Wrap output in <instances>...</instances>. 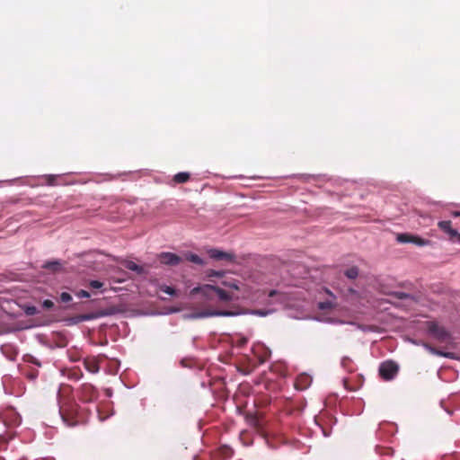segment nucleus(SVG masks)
<instances>
[{
  "label": "nucleus",
  "instance_id": "9",
  "mask_svg": "<svg viewBox=\"0 0 460 460\" xmlns=\"http://www.w3.org/2000/svg\"><path fill=\"white\" fill-rule=\"evenodd\" d=\"M311 383H312V378L309 375L305 374V373L300 374L296 378L295 388L296 390L303 391V390H305L307 387H309Z\"/></svg>",
  "mask_w": 460,
  "mask_h": 460
},
{
  "label": "nucleus",
  "instance_id": "18",
  "mask_svg": "<svg viewBox=\"0 0 460 460\" xmlns=\"http://www.w3.org/2000/svg\"><path fill=\"white\" fill-rule=\"evenodd\" d=\"M411 243H414L418 246H425L427 244H429V240H426V239H423L418 235H414L412 234L411 235V241L410 242Z\"/></svg>",
  "mask_w": 460,
  "mask_h": 460
},
{
  "label": "nucleus",
  "instance_id": "28",
  "mask_svg": "<svg viewBox=\"0 0 460 460\" xmlns=\"http://www.w3.org/2000/svg\"><path fill=\"white\" fill-rule=\"evenodd\" d=\"M89 285L92 288H96V289L101 288L103 286V284L98 280H92Z\"/></svg>",
  "mask_w": 460,
  "mask_h": 460
},
{
  "label": "nucleus",
  "instance_id": "24",
  "mask_svg": "<svg viewBox=\"0 0 460 460\" xmlns=\"http://www.w3.org/2000/svg\"><path fill=\"white\" fill-rule=\"evenodd\" d=\"M72 300V296L69 293L67 292H62L60 294V301L63 302V303H68Z\"/></svg>",
  "mask_w": 460,
  "mask_h": 460
},
{
  "label": "nucleus",
  "instance_id": "2",
  "mask_svg": "<svg viewBox=\"0 0 460 460\" xmlns=\"http://www.w3.org/2000/svg\"><path fill=\"white\" fill-rule=\"evenodd\" d=\"M429 333L438 342L448 343L452 341L451 333L436 322H428Z\"/></svg>",
  "mask_w": 460,
  "mask_h": 460
},
{
  "label": "nucleus",
  "instance_id": "43",
  "mask_svg": "<svg viewBox=\"0 0 460 460\" xmlns=\"http://www.w3.org/2000/svg\"><path fill=\"white\" fill-rule=\"evenodd\" d=\"M457 239H458V241L460 242V234H458V235H457Z\"/></svg>",
  "mask_w": 460,
  "mask_h": 460
},
{
  "label": "nucleus",
  "instance_id": "10",
  "mask_svg": "<svg viewBox=\"0 0 460 460\" xmlns=\"http://www.w3.org/2000/svg\"><path fill=\"white\" fill-rule=\"evenodd\" d=\"M60 414L63 420L67 424V426H75L76 424V420H75V412L74 409H71V411L66 412V410L64 407H60Z\"/></svg>",
  "mask_w": 460,
  "mask_h": 460
},
{
  "label": "nucleus",
  "instance_id": "13",
  "mask_svg": "<svg viewBox=\"0 0 460 460\" xmlns=\"http://www.w3.org/2000/svg\"><path fill=\"white\" fill-rule=\"evenodd\" d=\"M63 263L60 261H48L43 265V268L52 272H58L62 270Z\"/></svg>",
  "mask_w": 460,
  "mask_h": 460
},
{
  "label": "nucleus",
  "instance_id": "11",
  "mask_svg": "<svg viewBox=\"0 0 460 460\" xmlns=\"http://www.w3.org/2000/svg\"><path fill=\"white\" fill-rule=\"evenodd\" d=\"M438 226L446 234L449 235L450 238L457 237L458 233L456 230L453 229L451 226V221L445 220L439 221L438 223Z\"/></svg>",
  "mask_w": 460,
  "mask_h": 460
},
{
  "label": "nucleus",
  "instance_id": "21",
  "mask_svg": "<svg viewBox=\"0 0 460 460\" xmlns=\"http://www.w3.org/2000/svg\"><path fill=\"white\" fill-rule=\"evenodd\" d=\"M411 235L412 234H399L396 237V240L399 243H407L411 241Z\"/></svg>",
  "mask_w": 460,
  "mask_h": 460
},
{
  "label": "nucleus",
  "instance_id": "40",
  "mask_svg": "<svg viewBox=\"0 0 460 460\" xmlns=\"http://www.w3.org/2000/svg\"><path fill=\"white\" fill-rule=\"evenodd\" d=\"M82 376H83V373H82V372H80V375H78V376H76L75 378H76V379H79Z\"/></svg>",
  "mask_w": 460,
  "mask_h": 460
},
{
  "label": "nucleus",
  "instance_id": "7",
  "mask_svg": "<svg viewBox=\"0 0 460 460\" xmlns=\"http://www.w3.org/2000/svg\"><path fill=\"white\" fill-rule=\"evenodd\" d=\"M208 254H209L210 258L217 260V261H221V260H226L229 261H234V254L230 253V252H226L220 251L218 249H210L208 251Z\"/></svg>",
  "mask_w": 460,
  "mask_h": 460
},
{
  "label": "nucleus",
  "instance_id": "35",
  "mask_svg": "<svg viewBox=\"0 0 460 460\" xmlns=\"http://www.w3.org/2000/svg\"><path fill=\"white\" fill-rule=\"evenodd\" d=\"M278 292L276 290H270L269 293L270 297H273Z\"/></svg>",
  "mask_w": 460,
  "mask_h": 460
},
{
  "label": "nucleus",
  "instance_id": "16",
  "mask_svg": "<svg viewBox=\"0 0 460 460\" xmlns=\"http://www.w3.org/2000/svg\"><path fill=\"white\" fill-rule=\"evenodd\" d=\"M359 270L358 267L352 266L344 271V275L349 279H355L358 278Z\"/></svg>",
  "mask_w": 460,
  "mask_h": 460
},
{
  "label": "nucleus",
  "instance_id": "36",
  "mask_svg": "<svg viewBox=\"0 0 460 460\" xmlns=\"http://www.w3.org/2000/svg\"><path fill=\"white\" fill-rule=\"evenodd\" d=\"M452 216L455 217H460V211H454L452 212Z\"/></svg>",
  "mask_w": 460,
  "mask_h": 460
},
{
  "label": "nucleus",
  "instance_id": "31",
  "mask_svg": "<svg viewBox=\"0 0 460 460\" xmlns=\"http://www.w3.org/2000/svg\"><path fill=\"white\" fill-rule=\"evenodd\" d=\"M395 296L400 298V299H404V298H407L409 297L410 296L406 293H403V292H398V293H395Z\"/></svg>",
  "mask_w": 460,
  "mask_h": 460
},
{
  "label": "nucleus",
  "instance_id": "37",
  "mask_svg": "<svg viewBox=\"0 0 460 460\" xmlns=\"http://www.w3.org/2000/svg\"><path fill=\"white\" fill-rule=\"evenodd\" d=\"M28 376H29L31 379H34V378H36V376H37V373H31V374L28 375Z\"/></svg>",
  "mask_w": 460,
  "mask_h": 460
},
{
  "label": "nucleus",
  "instance_id": "42",
  "mask_svg": "<svg viewBox=\"0 0 460 460\" xmlns=\"http://www.w3.org/2000/svg\"><path fill=\"white\" fill-rule=\"evenodd\" d=\"M32 362H33V363H35V364H37V366H40V363H38L36 360H33Z\"/></svg>",
  "mask_w": 460,
  "mask_h": 460
},
{
  "label": "nucleus",
  "instance_id": "15",
  "mask_svg": "<svg viewBox=\"0 0 460 460\" xmlns=\"http://www.w3.org/2000/svg\"><path fill=\"white\" fill-rule=\"evenodd\" d=\"M190 175L189 172H178L173 176V181L175 183H184L190 180Z\"/></svg>",
  "mask_w": 460,
  "mask_h": 460
},
{
  "label": "nucleus",
  "instance_id": "32",
  "mask_svg": "<svg viewBox=\"0 0 460 460\" xmlns=\"http://www.w3.org/2000/svg\"><path fill=\"white\" fill-rule=\"evenodd\" d=\"M333 306V305H330L329 303H322L319 305V308L321 309H328V308H332Z\"/></svg>",
  "mask_w": 460,
  "mask_h": 460
},
{
  "label": "nucleus",
  "instance_id": "29",
  "mask_svg": "<svg viewBox=\"0 0 460 460\" xmlns=\"http://www.w3.org/2000/svg\"><path fill=\"white\" fill-rule=\"evenodd\" d=\"M76 296L81 298H88L90 297V293L85 290H80L76 293Z\"/></svg>",
  "mask_w": 460,
  "mask_h": 460
},
{
  "label": "nucleus",
  "instance_id": "26",
  "mask_svg": "<svg viewBox=\"0 0 460 460\" xmlns=\"http://www.w3.org/2000/svg\"><path fill=\"white\" fill-rule=\"evenodd\" d=\"M46 180H47V183L49 185H55L56 184V180H57V176L56 175H47L46 177Z\"/></svg>",
  "mask_w": 460,
  "mask_h": 460
},
{
  "label": "nucleus",
  "instance_id": "25",
  "mask_svg": "<svg viewBox=\"0 0 460 460\" xmlns=\"http://www.w3.org/2000/svg\"><path fill=\"white\" fill-rule=\"evenodd\" d=\"M41 305L44 309L50 310L54 307V303L49 299H46L42 302Z\"/></svg>",
  "mask_w": 460,
  "mask_h": 460
},
{
  "label": "nucleus",
  "instance_id": "27",
  "mask_svg": "<svg viewBox=\"0 0 460 460\" xmlns=\"http://www.w3.org/2000/svg\"><path fill=\"white\" fill-rule=\"evenodd\" d=\"M247 342H248L247 338L242 337L236 341V346L239 348H242V347L245 346Z\"/></svg>",
  "mask_w": 460,
  "mask_h": 460
},
{
  "label": "nucleus",
  "instance_id": "39",
  "mask_svg": "<svg viewBox=\"0 0 460 460\" xmlns=\"http://www.w3.org/2000/svg\"><path fill=\"white\" fill-rule=\"evenodd\" d=\"M231 287H233V288H235V289H238V287H237V285H235V284H233Z\"/></svg>",
  "mask_w": 460,
  "mask_h": 460
},
{
  "label": "nucleus",
  "instance_id": "41",
  "mask_svg": "<svg viewBox=\"0 0 460 460\" xmlns=\"http://www.w3.org/2000/svg\"><path fill=\"white\" fill-rule=\"evenodd\" d=\"M84 319L88 320V319H91V317L86 315V316H84Z\"/></svg>",
  "mask_w": 460,
  "mask_h": 460
},
{
  "label": "nucleus",
  "instance_id": "17",
  "mask_svg": "<svg viewBox=\"0 0 460 460\" xmlns=\"http://www.w3.org/2000/svg\"><path fill=\"white\" fill-rule=\"evenodd\" d=\"M125 267L129 270H132V271H135L138 274H141L143 273V268L139 265H137V263H135L134 261H128L126 263H125Z\"/></svg>",
  "mask_w": 460,
  "mask_h": 460
},
{
  "label": "nucleus",
  "instance_id": "8",
  "mask_svg": "<svg viewBox=\"0 0 460 460\" xmlns=\"http://www.w3.org/2000/svg\"><path fill=\"white\" fill-rule=\"evenodd\" d=\"M84 366L87 371L96 374L100 370V360L97 357H87L84 359Z\"/></svg>",
  "mask_w": 460,
  "mask_h": 460
},
{
  "label": "nucleus",
  "instance_id": "5",
  "mask_svg": "<svg viewBox=\"0 0 460 460\" xmlns=\"http://www.w3.org/2000/svg\"><path fill=\"white\" fill-rule=\"evenodd\" d=\"M78 397L84 402H93L98 398V391L93 385L85 383L80 386Z\"/></svg>",
  "mask_w": 460,
  "mask_h": 460
},
{
  "label": "nucleus",
  "instance_id": "34",
  "mask_svg": "<svg viewBox=\"0 0 460 460\" xmlns=\"http://www.w3.org/2000/svg\"><path fill=\"white\" fill-rule=\"evenodd\" d=\"M222 450L224 454L227 455L228 456L232 455V450L229 447H224Z\"/></svg>",
  "mask_w": 460,
  "mask_h": 460
},
{
  "label": "nucleus",
  "instance_id": "12",
  "mask_svg": "<svg viewBox=\"0 0 460 460\" xmlns=\"http://www.w3.org/2000/svg\"><path fill=\"white\" fill-rule=\"evenodd\" d=\"M236 313L233 311L228 310H213V311H204L199 314V316L201 317H208V316H233L235 315Z\"/></svg>",
  "mask_w": 460,
  "mask_h": 460
},
{
  "label": "nucleus",
  "instance_id": "20",
  "mask_svg": "<svg viewBox=\"0 0 460 460\" xmlns=\"http://www.w3.org/2000/svg\"><path fill=\"white\" fill-rule=\"evenodd\" d=\"M8 415H14V419H13V420L11 423L12 425L15 426V425H19L20 424V422H21L20 418L18 416H16V413L13 412V410L7 411H5L4 413L3 418H4V421H6V418H7Z\"/></svg>",
  "mask_w": 460,
  "mask_h": 460
},
{
  "label": "nucleus",
  "instance_id": "1",
  "mask_svg": "<svg viewBox=\"0 0 460 460\" xmlns=\"http://www.w3.org/2000/svg\"><path fill=\"white\" fill-rule=\"evenodd\" d=\"M193 293H202L204 296L208 297H213L216 296L222 302H228L232 300V296L226 290L212 286V285H205L200 288H195L192 290Z\"/></svg>",
  "mask_w": 460,
  "mask_h": 460
},
{
  "label": "nucleus",
  "instance_id": "19",
  "mask_svg": "<svg viewBox=\"0 0 460 460\" xmlns=\"http://www.w3.org/2000/svg\"><path fill=\"white\" fill-rule=\"evenodd\" d=\"M187 260L190 261V262H193L198 265L204 264V261L199 255L194 254V253H189L187 255Z\"/></svg>",
  "mask_w": 460,
  "mask_h": 460
},
{
  "label": "nucleus",
  "instance_id": "23",
  "mask_svg": "<svg viewBox=\"0 0 460 460\" xmlns=\"http://www.w3.org/2000/svg\"><path fill=\"white\" fill-rule=\"evenodd\" d=\"M160 289H161V291H163L170 296H174L176 294L175 289L169 286H165V285L161 286Z\"/></svg>",
  "mask_w": 460,
  "mask_h": 460
},
{
  "label": "nucleus",
  "instance_id": "3",
  "mask_svg": "<svg viewBox=\"0 0 460 460\" xmlns=\"http://www.w3.org/2000/svg\"><path fill=\"white\" fill-rule=\"evenodd\" d=\"M252 353L254 357L256 358V362H253V359H249V364L247 367V371H245V374H250L253 369H255L258 366L265 363L268 358H270V352L263 348V347H253L252 348Z\"/></svg>",
  "mask_w": 460,
  "mask_h": 460
},
{
  "label": "nucleus",
  "instance_id": "30",
  "mask_svg": "<svg viewBox=\"0 0 460 460\" xmlns=\"http://www.w3.org/2000/svg\"><path fill=\"white\" fill-rule=\"evenodd\" d=\"M341 293L343 296H348L350 294H356V290L352 288H348L346 290H342Z\"/></svg>",
  "mask_w": 460,
  "mask_h": 460
},
{
  "label": "nucleus",
  "instance_id": "14",
  "mask_svg": "<svg viewBox=\"0 0 460 460\" xmlns=\"http://www.w3.org/2000/svg\"><path fill=\"white\" fill-rule=\"evenodd\" d=\"M425 347L433 354L441 356L447 358H454V353L453 352H443L441 350L437 349L436 348L431 347L430 345L426 344Z\"/></svg>",
  "mask_w": 460,
  "mask_h": 460
},
{
  "label": "nucleus",
  "instance_id": "4",
  "mask_svg": "<svg viewBox=\"0 0 460 460\" xmlns=\"http://www.w3.org/2000/svg\"><path fill=\"white\" fill-rule=\"evenodd\" d=\"M399 366L393 360H385L379 366L378 372L381 378L385 381L393 380L398 374Z\"/></svg>",
  "mask_w": 460,
  "mask_h": 460
},
{
  "label": "nucleus",
  "instance_id": "6",
  "mask_svg": "<svg viewBox=\"0 0 460 460\" xmlns=\"http://www.w3.org/2000/svg\"><path fill=\"white\" fill-rule=\"evenodd\" d=\"M157 257L160 263L168 266H176L182 261L179 255L172 252H161Z\"/></svg>",
  "mask_w": 460,
  "mask_h": 460
},
{
  "label": "nucleus",
  "instance_id": "38",
  "mask_svg": "<svg viewBox=\"0 0 460 460\" xmlns=\"http://www.w3.org/2000/svg\"><path fill=\"white\" fill-rule=\"evenodd\" d=\"M256 314H257L258 315H261V316H264V315H266V314H265L264 312H262V311H257V312H256Z\"/></svg>",
  "mask_w": 460,
  "mask_h": 460
},
{
  "label": "nucleus",
  "instance_id": "33",
  "mask_svg": "<svg viewBox=\"0 0 460 460\" xmlns=\"http://www.w3.org/2000/svg\"><path fill=\"white\" fill-rule=\"evenodd\" d=\"M209 276L221 277L222 276V272L216 271V270H211V272L209 273Z\"/></svg>",
  "mask_w": 460,
  "mask_h": 460
},
{
  "label": "nucleus",
  "instance_id": "22",
  "mask_svg": "<svg viewBox=\"0 0 460 460\" xmlns=\"http://www.w3.org/2000/svg\"><path fill=\"white\" fill-rule=\"evenodd\" d=\"M24 312L27 315L31 316L37 314L39 313V310L37 309L36 306L31 305L26 306Z\"/></svg>",
  "mask_w": 460,
  "mask_h": 460
}]
</instances>
